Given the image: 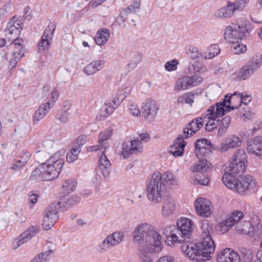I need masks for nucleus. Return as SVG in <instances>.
<instances>
[{
	"mask_svg": "<svg viewBox=\"0 0 262 262\" xmlns=\"http://www.w3.org/2000/svg\"><path fill=\"white\" fill-rule=\"evenodd\" d=\"M40 229L38 226H31L29 227L25 231V233L32 239L34 236L37 234L39 232Z\"/></svg>",
	"mask_w": 262,
	"mask_h": 262,
	"instance_id": "bf43d9fd",
	"label": "nucleus"
},
{
	"mask_svg": "<svg viewBox=\"0 0 262 262\" xmlns=\"http://www.w3.org/2000/svg\"><path fill=\"white\" fill-rule=\"evenodd\" d=\"M112 247L111 244L107 238L106 237V238L101 243H99L97 246L96 250L98 252L100 253H103L107 252Z\"/></svg>",
	"mask_w": 262,
	"mask_h": 262,
	"instance_id": "603ef678",
	"label": "nucleus"
},
{
	"mask_svg": "<svg viewBox=\"0 0 262 262\" xmlns=\"http://www.w3.org/2000/svg\"><path fill=\"white\" fill-rule=\"evenodd\" d=\"M202 234L201 237L211 236V233L212 232L211 224L207 220H203L201 225Z\"/></svg>",
	"mask_w": 262,
	"mask_h": 262,
	"instance_id": "49530a36",
	"label": "nucleus"
},
{
	"mask_svg": "<svg viewBox=\"0 0 262 262\" xmlns=\"http://www.w3.org/2000/svg\"><path fill=\"white\" fill-rule=\"evenodd\" d=\"M140 4L138 2H134L129 6H128L126 9H124L120 13V17L124 18L123 20H126V17L131 13H135L140 8Z\"/></svg>",
	"mask_w": 262,
	"mask_h": 262,
	"instance_id": "4c0bfd02",
	"label": "nucleus"
},
{
	"mask_svg": "<svg viewBox=\"0 0 262 262\" xmlns=\"http://www.w3.org/2000/svg\"><path fill=\"white\" fill-rule=\"evenodd\" d=\"M248 3L249 0H235L233 2L228 1L225 8L230 18L236 11L244 9Z\"/></svg>",
	"mask_w": 262,
	"mask_h": 262,
	"instance_id": "412c9836",
	"label": "nucleus"
},
{
	"mask_svg": "<svg viewBox=\"0 0 262 262\" xmlns=\"http://www.w3.org/2000/svg\"><path fill=\"white\" fill-rule=\"evenodd\" d=\"M228 99H226L228 103L231 104L232 106L227 104L228 111H231L238 108L242 103L247 105L251 100V96L245 93L235 92L230 96L228 95Z\"/></svg>",
	"mask_w": 262,
	"mask_h": 262,
	"instance_id": "f8f14e48",
	"label": "nucleus"
},
{
	"mask_svg": "<svg viewBox=\"0 0 262 262\" xmlns=\"http://www.w3.org/2000/svg\"><path fill=\"white\" fill-rule=\"evenodd\" d=\"M63 159L55 154L45 163L42 162L32 172L30 180L34 182L51 181L58 178L64 165Z\"/></svg>",
	"mask_w": 262,
	"mask_h": 262,
	"instance_id": "7ed1b4c3",
	"label": "nucleus"
},
{
	"mask_svg": "<svg viewBox=\"0 0 262 262\" xmlns=\"http://www.w3.org/2000/svg\"><path fill=\"white\" fill-rule=\"evenodd\" d=\"M226 168L227 172L223 176L229 174L232 177H235L236 174L243 173L246 168V164L242 162H230L229 165Z\"/></svg>",
	"mask_w": 262,
	"mask_h": 262,
	"instance_id": "b1692460",
	"label": "nucleus"
},
{
	"mask_svg": "<svg viewBox=\"0 0 262 262\" xmlns=\"http://www.w3.org/2000/svg\"><path fill=\"white\" fill-rule=\"evenodd\" d=\"M81 151L79 147H73L67 155V160L68 162H74L78 159V155Z\"/></svg>",
	"mask_w": 262,
	"mask_h": 262,
	"instance_id": "de8ad7c7",
	"label": "nucleus"
},
{
	"mask_svg": "<svg viewBox=\"0 0 262 262\" xmlns=\"http://www.w3.org/2000/svg\"><path fill=\"white\" fill-rule=\"evenodd\" d=\"M63 211L61 202H54L49 206L44 211L42 228L46 230L53 226L58 219V212Z\"/></svg>",
	"mask_w": 262,
	"mask_h": 262,
	"instance_id": "9d476101",
	"label": "nucleus"
},
{
	"mask_svg": "<svg viewBox=\"0 0 262 262\" xmlns=\"http://www.w3.org/2000/svg\"><path fill=\"white\" fill-rule=\"evenodd\" d=\"M130 146L135 154L142 151V143H140L137 139L130 141Z\"/></svg>",
	"mask_w": 262,
	"mask_h": 262,
	"instance_id": "4d7b16f0",
	"label": "nucleus"
},
{
	"mask_svg": "<svg viewBox=\"0 0 262 262\" xmlns=\"http://www.w3.org/2000/svg\"><path fill=\"white\" fill-rule=\"evenodd\" d=\"M228 95L225 96V98L222 101L216 103L214 105H212L209 107L207 110V114L204 117L205 120L206 125L208 126L212 124L214 125V121L219 119L225 115L226 112L228 111V108H227L228 103L226 99H228Z\"/></svg>",
	"mask_w": 262,
	"mask_h": 262,
	"instance_id": "1a4fd4ad",
	"label": "nucleus"
},
{
	"mask_svg": "<svg viewBox=\"0 0 262 262\" xmlns=\"http://www.w3.org/2000/svg\"><path fill=\"white\" fill-rule=\"evenodd\" d=\"M231 122V117L227 116L222 119L220 118L214 121V125L211 124L210 126H205L206 129L208 132H212L214 129L218 127V135L222 136L227 130Z\"/></svg>",
	"mask_w": 262,
	"mask_h": 262,
	"instance_id": "f3484780",
	"label": "nucleus"
},
{
	"mask_svg": "<svg viewBox=\"0 0 262 262\" xmlns=\"http://www.w3.org/2000/svg\"><path fill=\"white\" fill-rule=\"evenodd\" d=\"M232 226V222L227 218L217 224L216 230L219 233L224 234L228 232Z\"/></svg>",
	"mask_w": 262,
	"mask_h": 262,
	"instance_id": "37998d69",
	"label": "nucleus"
},
{
	"mask_svg": "<svg viewBox=\"0 0 262 262\" xmlns=\"http://www.w3.org/2000/svg\"><path fill=\"white\" fill-rule=\"evenodd\" d=\"M178 63L177 59L168 61L165 64V69L169 72L175 71L177 69Z\"/></svg>",
	"mask_w": 262,
	"mask_h": 262,
	"instance_id": "e2e57ef3",
	"label": "nucleus"
},
{
	"mask_svg": "<svg viewBox=\"0 0 262 262\" xmlns=\"http://www.w3.org/2000/svg\"><path fill=\"white\" fill-rule=\"evenodd\" d=\"M157 176L152 173L146 185L147 199L154 203L161 202L167 189L165 185L159 181Z\"/></svg>",
	"mask_w": 262,
	"mask_h": 262,
	"instance_id": "0eeeda50",
	"label": "nucleus"
},
{
	"mask_svg": "<svg viewBox=\"0 0 262 262\" xmlns=\"http://www.w3.org/2000/svg\"><path fill=\"white\" fill-rule=\"evenodd\" d=\"M186 142L182 137H179L174 143L170 147L169 152L175 157L181 156L184 152Z\"/></svg>",
	"mask_w": 262,
	"mask_h": 262,
	"instance_id": "bb28decb",
	"label": "nucleus"
},
{
	"mask_svg": "<svg viewBox=\"0 0 262 262\" xmlns=\"http://www.w3.org/2000/svg\"><path fill=\"white\" fill-rule=\"evenodd\" d=\"M195 147V155L199 161L191 167V171L197 172L193 177V183L205 186L209 182L207 172L211 165L206 158L212 151V145L208 140L203 138L197 140Z\"/></svg>",
	"mask_w": 262,
	"mask_h": 262,
	"instance_id": "f03ea898",
	"label": "nucleus"
},
{
	"mask_svg": "<svg viewBox=\"0 0 262 262\" xmlns=\"http://www.w3.org/2000/svg\"><path fill=\"white\" fill-rule=\"evenodd\" d=\"M177 225V228L173 226L166 227L164 229V232H169V235H166L165 241L168 246L181 243H190L189 239L193 230V222L188 218L182 217L178 220Z\"/></svg>",
	"mask_w": 262,
	"mask_h": 262,
	"instance_id": "39448f33",
	"label": "nucleus"
},
{
	"mask_svg": "<svg viewBox=\"0 0 262 262\" xmlns=\"http://www.w3.org/2000/svg\"><path fill=\"white\" fill-rule=\"evenodd\" d=\"M80 201V198L77 195H71L68 198H65L63 201H60L61 202V206L63 208V210L66 208H69L71 206L75 205L79 203Z\"/></svg>",
	"mask_w": 262,
	"mask_h": 262,
	"instance_id": "ea45409f",
	"label": "nucleus"
},
{
	"mask_svg": "<svg viewBox=\"0 0 262 262\" xmlns=\"http://www.w3.org/2000/svg\"><path fill=\"white\" fill-rule=\"evenodd\" d=\"M220 53V49L216 44L210 45L202 56V59H209L216 56Z\"/></svg>",
	"mask_w": 262,
	"mask_h": 262,
	"instance_id": "e433bc0d",
	"label": "nucleus"
},
{
	"mask_svg": "<svg viewBox=\"0 0 262 262\" xmlns=\"http://www.w3.org/2000/svg\"><path fill=\"white\" fill-rule=\"evenodd\" d=\"M114 109L112 107L111 104L108 102H105L104 105L102 106L99 113V118L101 120H104L112 114Z\"/></svg>",
	"mask_w": 262,
	"mask_h": 262,
	"instance_id": "a18cd8bd",
	"label": "nucleus"
},
{
	"mask_svg": "<svg viewBox=\"0 0 262 262\" xmlns=\"http://www.w3.org/2000/svg\"><path fill=\"white\" fill-rule=\"evenodd\" d=\"M112 247L119 245L124 240V234L122 232H115L106 236Z\"/></svg>",
	"mask_w": 262,
	"mask_h": 262,
	"instance_id": "c9c22d12",
	"label": "nucleus"
},
{
	"mask_svg": "<svg viewBox=\"0 0 262 262\" xmlns=\"http://www.w3.org/2000/svg\"><path fill=\"white\" fill-rule=\"evenodd\" d=\"M244 214L243 213L239 210H235L233 211L230 215L227 217V219L232 222V225L235 224V225L237 223H239V221L243 218Z\"/></svg>",
	"mask_w": 262,
	"mask_h": 262,
	"instance_id": "3c124183",
	"label": "nucleus"
},
{
	"mask_svg": "<svg viewBox=\"0 0 262 262\" xmlns=\"http://www.w3.org/2000/svg\"><path fill=\"white\" fill-rule=\"evenodd\" d=\"M195 211L197 214L203 217H208L212 212V205L207 199L200 198L194 202Z\"/></svg>",
	"mask_w": 262,
	"mask_h": 262,
	"instance_id": "ddd939ff",
	"label": "nucleus"
},
{
	"mask_svg": "<svg viewBox=\"0 0 262 262\" xmlns=\"http://www.w3.org/2000/svg\"><path fill=\"white\" fill-rule=\"evenodd\" d=\"M247 161V156L245 151L243 149H239L234 153L230 162H242L246 164Z\"/></svg>",
	"mask_w": 262,
	"mask_h": 262,
	"instance_id": "c03bdc74",
	"label": "nucleus"
},
{
	"mask_svg": "<svg viewBox=\"0 0 262 262\" xmlns=\"http://www.w3.org/2000/svg\"><path fill=\"white\" fill-rule=\"evenodd\" d=\"M104 64L103 60H96L91 62L83 69L84 72L88 75H91L101 70Z\"/></svg>",
	"mask_w": 262,
	"mask_h": 262,
	"instance_id": "473e14b6",
	"label": "nucleus"
},
{
	"mask_svg": "<svg viewBox=\"0 0 262 262\" xmlns=\"http://www.w3.org/2000/svg\"><path fill=\"white\" fill-rule=\"evenodd\" d=\"M128 108L129 112L132 115L137 117H139L140 116V111L137 104L130 103L129 105Z\"/></svg>",
	"mask_w": 262,
	"mask_h": 262,
	"instance_id": "338daca9",
	"label": "nucleus"
},
{
	"mask_svg": "<svg viewBox=\"0 0 262 262\" xmlns=\"http://www.w3.org/2000/svg\"><path fill=\"white\" fill-rule=\"evenodd\" d=\"M112 129L109 128L108 129L105 130L103 132H101L99 134L98 142L101 145V144H104L105 141L107 140L108 139L112 136Z\"/></svg>",
	"mask_w": 262,
	"mask_h": 262,
	"instance_id": "6e6d98bb",
	"label": "nucleus"
},
{
	"mask_svg": "<svg viewBox=\"0 0 262 262\" xmlns=\"http://www.w3.org/2000/svg\"><path fill=\"white\" fill-rule=\"evenodd\" d=\"M51 108H52V103H51L50 102L42 104L35 112L33 115V123H38L40 120H41L46 116V115L49 113Z\"/></svg>",
	"mask_w": 262,
	"mask_h": 262,
	"instance_id": "a878e982",
	"label": "nucleus"
},
{
	"mask_svg": "<svg viewBox=\"0 0 262 262\" xmlns=\"http://www.w3.org/2000/svg\"><path fill=\"white\" fill-rule=\"evenodd\" d=\"M224 184L230 189L243 194L253 190L256 186V181L250 175H245L240 180L235 177L226 174L222 177Z\"/></svg>",
	"mask_w": 262,
	"mask_h": 262,
	"instance_id": "423d86ee",
	"label": "nucleus"
},
{
	"mask_svg": "<svg viewBox=\"0 0 262 262\" xmlns=\"http://www.w3.org/2000/svg\"><path fill=\"white\" fill-rule=\"evenodd\" d=\"M176 209L174 199L170 196H168L163 199L162 207V214L165 217L171 215Z\"/></svg>",
	"mask_w": 262,
	"mask_h": 262,
	"instance_id": "393cba45",
	"label": "nucleus"
},
{
	"mask_svg": "<svg viewBox=\"0 0 262 262\" xmlns=\"http://www.w3.org/2000/svg\"><path fill=\"white\" fill-rule=\"evenodd\" d=\"M12 58L10 61V66L14 68L21 58L25 56L24 50H14L12 52Z\"/></svg>",
	"mask_w": 262,
	"mask_h": 262,
	"instance_id": "79ce46f5",
	"label": "nucleus"
},
{
	"mask_svg": "<svg viewBox=\"0 0 262 262\" xmlns=\"http://www.w3.org/2000/svg\"><path fill=\"white\" fill-rule=\"evenodd\" d=\"M242 142L238 137L235 135H231L227 137L222 142L220 147V151L225 152L230 148H235L241 145Z\"/></svg>",
	"mask_w": 262,
	"mask_h": 262,
	"instance_id": "5701e85b",
	"label": "nucleus"
},
{
	"mask_svg": "<svg viewBox=\"0 0 262 262\" xmlns=\"http://www.w3.org/2000/svg\"><path fill=\"white\" fill-rule=\"evenodd\" d=\"M247 151L262 159V137L257 136L247 143Z\"/></svg>",
	"mask_w": 262,
	"mask_h": 262,
	"instance_id": "6ab92c4d",
	"label": "nucleus"
},
{
	"mask_svg": "<svg viewBox=\"0 0 262 262\" xmlns=\"http://www.w3.org/2000/svg\"><path fill=\"white\" fill-rule=\"evenodd\" d=\"M143 114L145 118L152 119L157 115L159 108L155 100L147 99L142 106Z\"/></svg>",
	"mask_w": 262,
	"mask_h": 262,
	"instance_id": "a211bd4d",
	"label": "nucleus"
},
{
	"mask_svg": "<svg viewBox=\"0 0 262 262\" xmlns=\"http://www.w3.org/2000/svg\"><path fill=\"white\" fill-rule=\"evenodd\" d=\"M233 45L234 46L233 47V51L234 54H239L246 51V46L243 44L239 43L238 41L237 43H234Z\"/></svg>",
	"mask_w": 262,
	"mask_h": 262,
	"instance_id": "0e129e2a",
	"label": "nucleus"
},
{
	"mask_svg": "<svg viewBox=\"0 0 262 262\" xmlns=\"http://www.w3.org/2000/svg\"><path fill=\"white\" fill-rule=\"evenodd\" d=\"M234 27L243 39L246 37L247 34H249L252 29L251 24L246 19L238 21L234 25Z\"/></svg>",
	"mask_w": 262,
	"mask_h": 262,
	"instance_id": "cd10ccee",
	"label": "nucleus"
},
{
	"mask_svg": "<svg viewBox=\"0 0 262 262\" xmlns=\"http://www.w3.org/2000/svg\"><path fill=\"white\" fill-rule=\"evenodd\" d=\"M196 93L188 92L183 94L177 99V102L182 104H188L191 106L194 102V97Z\"/></svg>",
	"mask_w": 262,
	"mask_h": 262,
	"instance_id": "58836bf2",
	"label": "nucleus"
},
{
	"mask_svg": "<svg viewBox=\"0 0 262 262\" xmlns=\"http://www.w3.org/2000/svg\"><path fill=\"white\" fill-rule=\"evenodd\" d=\"M110 31L107 29H102L98 31L95 37L96 43L101 46L104 45L108 39Z\"/></svg>",
	"mask_w": 262,
	"mask_h": 262,
	"instance_id": "f704fd0d",
	"label": "nucleus"
},
{
	"mask_svg": "<svg viewBox=\"0 0 262 262\" xmlns=\"http://www.w3.org/2000/svg\"><path fill=\"white\" fill-rule=\"evenodd\" d=\"M31 154L28 151H23L14 160L10 168L13 170H19L25 166L29 160Z\"/></svg>",
	"mask_w": 262,
	"mask_h": 262,
	"instance_id": "aec40b11",
	"label": "nucleus"
},
{
	"mask_svg": "<svg viewBox=\"0 0 262 262\" xmlns=\"http://www.w3.org/2000/svg\"><path fill=\"white\" fill-rule=\"evenodd\" d=\"M203 78L199 75L183 76L179 78L174 85V90L182 91L193 87L201 83Z\"/></svg>",
	"mask_w": 262,
	"mask_h": 262,
	"instance_id": "9b49d317",
	"label": "nucleus"
},
{
	"mask_svg": "<svg viewBox=\"0 0 262 262\" xmlns=\"http://www.w3.org/2000/svg\"><path fill=\"white\" fill-rule=\"evenodd\" d=\"M56 24L51 22L45 30L41 36V39L38 43V48L39 51H43L48 49L50 45V40L52 39L54 33L56 29Z\"/></svg>",
	"mask_w": 262,
	"mask_h": 262,
	"instance_id": "4468645a",
	"label": "nucleus"
},
{
	"mask_svg": "<svg viewBox=\"0 0 262 262\" xmlns=\"http://www.w3.org/2000/svg\"><path fill=\"white\" fill-rule=\"evenodd\" d=\"M87 137L85 135L79 136L75 141V144L74 147H79L81 148V146L85 144L86 142Z\"/></svg>",
	"mask_w": 262,
	"mask_h": 262,
	"instance_id": "774afa93",
	"label": "nucleus"
},
{
	"mask_svg": "<svg viewBox=\"0 0 262 262\" xmlns=\"http://www.w3.org/2000/svg\"><path fill=\"white\" fill-rule=\"evenodd\" d=\"M15 37L16 38L14 39L13 42L10 45L11 48H13L14 50H24V47L23 46L24 40L21 38H19L18 37Z\"/></svg>",
	"mask_w": 262,
	"mask_h": 262,
	"instance_id": "052dcab7",
	"label": "nucleus"
},
{
	"mask_svg": "<svg viewBox=\"0 0 262 262\" xmlns=\"http://www.w3.org/2000/svg\"><path fill=\"white\" fill-rule=\"evenodd\" d=\"M133 242L139 246V257L142 262H154L153 255L162 250L161 236L146 223L138 224L133 232Z\"/></svg>",
	"mask_w": 262,
	"mask_h": 262,
	"instance_id": "f257e3e1",
	"label": "nucleus"
},
{
	"mask_svg": "<svg viewBox=\"0 0 262 262\" xmlns=\"http://www.w3.org/2000/svg\"><path fill=\"white\" fill-rule=\"evenodd\" d=\"M21 22L14 16L7 24L5 30L6 35L11 39L13 37H18L22 30Z\"/></svg>",
	"mask_w": 262,
	"mask_h": 262,
	"instance_id": "2eb2a0df",
	"label": "nucleus"
},
{
	"mask_svg": "<svg viewBox=\"0 0 262 262\" xmlns=\"http://www.w3.org/2000/svg\"><path fill=\"white\" fill-rule=\"evenodd\" d=\"M235 228L238 232L250 236H254V226L249 221H244L240 223H237L235 226Z\"/></svg>",
	"mask_w": 262,
	"mask_h": 262,
	"instance_id": "7c9ffc66",
	"label": "nucleus"
},
{
	"mask_svg": "<svg viewBox=\"0 0 262 262\" xmlns=\"http://www.w3.org/2000/svg\"><path fill=\"white\" fill-rule=\"evenodd\" d=\"M187 54L190 58L193 60L198 59L200 57L202 58V56L204 55L198 48L195 46H190Z\"/></svg>",
	"mask_w": 262,
	"mask_h": 262,
	"instance_id": "09e8293b",
	"label": "nucleus"
},
{
	"mask_svg": "<svg viewBox=\"0 0 262 262\" xmlns=\"http://www.w3.org/2000/svg\"><path fill=\"white\" fill-rule=\"evenodd\" d=\"M217 262H241L239 254L230 248L222 250L217 255Z\"/></svg>",
	"mask_w": 262,
	"mask_h": 262,
	"instance_id": "dca6fc26",
	"label": "nucleus"
},
{
	"mask_svg": "<svg viewBox=\"0 0 262 262\" xmlns=\"http://www.w3.org/2000/svg\"><path fill=\"white\" fill-rule=\"evenodd\" d=\"M188 69L189 74L191 76L201 75L207 71L204 63L198 60L190 63Z\"/></svg>",
	"mask_w": 262,
	"mask_h": 262,
	"instance_id": "c85d7f7f",
	"label": "nucleus"
},
{
	"mask_svg": "<svg viewBox=\"0 0 262 262\" xmlns=\"http://www.w3.org/2000/svg\"><path fill=\"white\" fill-rule=\"evenodd\" d=\"M214 16L218 18H230L227 10L225 7H222L214 12Z\"/></svg>",
	"mask_w": 262,
	"mask_h": 262,
	"instance_id": "13d9d810",
	"label": "nucleus"
},
{
	"mask_svg": "<svg viewBox=\"0 0 262 262\" xmlns=\"http://www.w3.org/2000/svg\"><path fill=\"white\" fill-rule=\"evenodd\" d=\"M225 38L228 42L234 44V43H237V41L239 39H242L241 36H239V34L238 33L237 31L236 30L235 28L233 26H228L226 27L224 33Z\"/></svg>",
	"mask_w": 262,
	"mask_h": 262,
	"instance_id": "c756f323",
	"label": "nucleus"
},
{
	"mask_svg": "<svg viewBox=\"0 0 262 262\" xmlns=\"http://www.w3.org/2000/svg\"><path fill=\"white\" fill-rule=\"evenodd\" d=\"M29 237L24 232L21 233L15 241L13 242V249H16L21 245L30 241Z\"/></svg>",
	"mask_w": 262,
	"mask_h": 262,
	"instance_id": "864d4df0",
	"label": "nucleus"
},
{
	"mask_svg": "<svg viewBox=\"0 0 262 262\" xmlns=\"http://www.w3.org/2000/svg\"><path fill=\"white\" fill-rule=\"evenodd\" d=\"M123 101V98L120 97V96L117 94L111 100H108L106 102L110 103L112 107H113V108L116 110Z\"/></svg>",
	"mask_w": 262,
	"mask_h": 262,
	"instance_id": "680f3d73",
	"label": "nucleus"
},
{
	"mask_svg": "<svg viewBox=\"0 0 262 262\" xmlns=\"http://www.w3.org/2000/svg\"><path fill=\"white\" fill-rule=\"evenodd\" d=\"M105 151H102L99 156V166L101 169L102 173L105 177H107L110 174L111 162L108 160L104 154Z\"/></svg>",
	"mask_w": 262,
	"mask_h": 262,
	"instance_id": "2f4dec72",
	"label": "nucleus"
},
{
	"mask_svg": "<svg viewBox=\"0 0 262 262\" xmlns=\"http://www.w3.org/2000/svg\"><path fill=\"white\" fill-rule=\"evenodd\" d=\"M201 239L202 241L198 243H186L182 245V252L190 259L197 261L207 260L214 251L215 246L211 236Z\"/></svg>",
	"mask_w": 262,
	"mask_h": 262,
	"instance_id": "20e7f679",
	"label": "nucleus"
},
{
	"mask_svg": "<svg viewBox=\"0 0 262 262\" xmlns=\"http://www.w3.org/2000/svg\"><path fill=\"white\" fill-rule=\"evenodd\" d=\"M77 186V182L74 179L66 180L62 184V192L67 195L74 191Z\"/></svg>",
	"mask_w": 262,
	"mask_h": 262,
	"instance_id": "a19ab883",
	"label": "nucleus"
},
{
	"mask_svg": "<svg viewBox=\"0 0 262 262\" xmlns=\"http://www.w3.org/2000/svg\"><path fill=\"white\" fill-rule=\"evenodd\" d=\"M262 57L260 55H255L247 62L238 71L231 75L234 80H245L251 77L260 67Z\"/></svg>",
	"mask_w": 262,
	"mask_h": 262,
	"instance_id": "6e6552de",
	"label": "nucleus"
},
{
	"mask_svg": "<svg viewBox=\"0 0 262 262\" xmlns=\"http://www.w3.org/2000/svg\"><path fill=\"white\" fill-rule=\"evenodd\" d=\"M205 122L204 118L202 117H199L195 118L190 121L187 126L190 130V135H194L197 131L203 127V122Z\"/></svg>",
	"mask_w": 262,
	"mask_h": 262,
	"instance_id": "72a5a7b5",
	"label": "nucleus"
},
{
	"mask_svg": "<svg viewBox=\"0 0 262 262\" xmlns=\"http://www.w3.org/2000/svg\"><path fill=\"white\" fill-rule=\"evenodd\" d=\"M135 154L131 146L128 144L123 143L122 145V150L119 153L120 158L125 159L129 157L131 155Z\"/></svg>",
	"mask_w": 262,
	"mask_h": 262,
	"instance_id": "8fccbe9b",
	"label": "nucleus"
},
{
	"mask_svg": "<svg viewBox=\"0 0 262 262\" xmlns=\"http://www.w3.org/2000/svg\"><path fill=\"white\" fill-rule=\"evenodd\" d=\"M242 256L245 262H251L253 259V255L250 250H244L242 252Z\"/></svg>",
	"mask_w": 262,
	"mask_h": 262,
	"instance_id": "69168bd1",
	"label": "nucleus"
},
{
	"mask_svg": "<svg viewBox=\"0 0 262 262\" xmlns=\"http://www.w3.org/2000/svg\"><path fill=\"white\" fill-rule=\"evenodd\" d=\"M153 174L156 176L157 175L159 181L162 182L166 187L167 185L171 187L178 185L176 176L170 171H166L163 173H161L159 171H156Z\"/></svg>",
	"mask_w": 262,
	"mask_h": 262,
	"instance_id": "4be33fe9",
	"label": "nucleus"
},
{
	"mask_svg": "<svg viewBox=\"0 0 262 262\" xmlns=\"http://www.w3.org/2000/svg\"><path fill=\"white\" fill-rule=\"evenodd\" d=\"M253 222L256 224V227H254V236L258 237L261 234L262 232V224L260 223L259 218L254 215L253 217Z\"/></svg>",
	"mask_w": 262,
	"mask_h": 262,
	"instance_id": "5fc2aeb1",
	"label": "nucleus"
}]
</instances>
